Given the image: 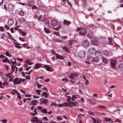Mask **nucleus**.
Instances as JSON below:
<instances>
[{"instance_id":"bf43d9fd","label":"nucleus","mask_w":123,"mask_h":123,"mask_svg":"<svg viewBox=\"0 0 123 123\" xmlns=\"http://www.w3.org/2000/svg\"><path fill=\"white\" fill-rule=\"evenodd\" d=\"M15 47L18 49L21 48H22V46H17L16 45H15Z\"/></svg>"},{"instance_id":"3c124183","label":"nucleus","mask_w":123,"mask_h":123,"mask_svg":"<svg viewBox=\"0 0 123 123\" xmlns=\"http://www.w3.org/2000/svg\"><path fill=\"white\" fill-rule=\"evenodd\" d=\"M13 43H14V44H15L16 45H21V44L19 43L18 42H13Z\"/></svg>"},{"instance_id":"f257e3e1","label":"nucleus","mask_w":123,"mask_h":123,"mask_svg":"<svg viewBox=\"0 0 123 123\" xmlns=\"http://www.w3.org/2000/svg\"><path fill=\"white\" fill-rule=\"evenodd\" d=\"M51 25L54 30L57 31L61 27L60 24L58 23L57 20H54L52 21Z\"/></svg>"},{"instance_id":"6ab92c4d","label":"nucleus","mask_w":123,"mask_h":123,"mask_svg":"<svg viewBox=\"0 0 123 123\" xmlns=\"http://www.w3.org/2000/svg\"><path fill=\"white\" fill-rule=\"evenodd\" d=\"M25 79H21V78H19V80L17 82V84H20L21 82L25 81Z\"/></svg>"},{"instance_id":"ddd939ff","label":"nucleus","mask_w":123,"mask_h":123,"mask_svg":"<svg viewBox=\"0 0 123 123\" xmlns=\"http://www.w3.org/2000/svg\"><path fill=\"white\" fill-rule=\"evenodd\" d=\"M63 24L68 26L71 23V22L66 20H64L63 22Z\"/></svg>"},{"instance_id":"338daca9","label":"nucleus","mask_w":123,"mask_h":123,"mask_svg":"<svg viewBox=\"0 0 123 123\" xmlns=\"http://www.w3.org/2000/svg\"><path fill=\"white\" fill-rule=\"evenodd\" d=\"M56 118L58 119V120H60L62 119V118L60 117H57Z\"/></svg>"},{"instance_id":"f8f14e48","label":"nucleus","mask_w":123,"mask_h":123,"mask_svg":"<svg viewBox=\"0 0 123 123\" xmlns=\"http://www.w3.org/2000/svg\"><path fill=\"white\" fill-rule=\"evenodd\" d=\"M95 55L96 57H98L101 55V53L100 51H97L95 52Z\"/></svg>"},{"instance_id":"9b49d317","label":"nucleus","mask_w":123,"mask_h":123,"mask_svg":"<svg viewBox=\"0 0 123 123\" xmlns=\"http://www.w3.org/2000/svg\"><path fill=\"white\" fill-rule=\"evenodd\" d=\"M13 19L12 18H9L8 21V25H11L13 23Z\"/></svg>"},{"instance_id":"6e6552de","label":"nucleus","mask_w":123,"mask_h":123,"mask_svg":"<svg viewBox=\"0 0 123 123\" xmlns=\"http://www.w3.org/2000/svg\"><path fill=\"white\" fill-rule=\"evenodd\" d=\"M75 42V41L74 40H71L67 44V46L69 48H72V46L71 45L73 43Z\"/></svg>"},{"instance_id":"5701e85b","label":"nucleus","mask_w":123,"mask_h":123,"mask_svg":"<svg viewBox=\"0 0 123 123\" xmlns=\"http://www.w3.org/2000/svg\"><path fill=\"white\" fill-rule=\"evenodd\" d=\"M62 48L65 51L68 52L69 49L68 47L66 46H64L62 47Z\"/></svg>"},{"instance_id":"0e129e2a","label":"nucleus","mask_w":123,"mask_h":123,"mask_svg":"<svg viewBox=\"0 0 123 123\" xmlns=\"http://www.w3.org/2000/svg\"><path fill=\"white\" fill-rule=\"evenodd\" d=\"M5 28L7 30H8L9 29L8 26L6 25H5Z\"/></svg>"},{"instance_id":"37998d69","label":"nucleus","mask_w":123,"mask_h":123,"mask_svg":"<svg viewBox=\"0 0 123 123\" xmlns=\"http://www.w3.org/2000/svg\"><path fill=\"white\" fill-rule=\"evenodd\" d=\"M5 31V30L3 29V27L2 26L0 27V31H1L3 32Z\"/></svg>"},{"instance_id":"774afa93","label":"nucleus","mask_w":123,"mask_h":123,"mask_svg":"<svg viewBox=\"0 0 123 123\" xmlns=\"http://www.w3.org/2000/svg\"><path fill=\"white\" fill-rule=\"evenodd\" d=\"M37 108V109L38 110H40L41 111V110L42 109V108L40 106H38Z\"/></svg>"},{"instance_id":"423d86ee","label":"nucleus","mask_w":123,"mask_h":123,"mask_svg":"<svg viewBox=\"0 0 123 123\" xmlns=\"http://www.w3.org/2000/svg\"><path fill=\"white\" fill-rule=\"evenodd\" d=\"M103 54L107 57H110L112 56V54L110 52H109L108 51L105 50L103 51Z\"/></svg>"},{"instance_id":"dca6fc26","label":"nucleus","mask_w":123,"mask_h":123,"mask_svg":"<svg viewBox=\"0 0 123 123\" xmlns=\"http://www.w3.org/2000/svg\"><path fill=\"white\" fill-rule=\"evenodd\" d=\"M91 61H93L94 62H97L98 61V59L97 57L93 58L92 57H91Z\"/></svg>"},{"instance_id":"a18cd8bd","label":"nucleus","mask_w":123,"mask_h":123,"mask_svg":"<svg viewBox=\"0 0 123 123\" xmlns=\"http://www.w3.org/2000/svg\"><path fill=\"white\" fill-rule=\"evenodd\" d=\"M44 24L46 25H48L49 22L48 20H45L44 21Z\"/></svg>"},{"instance_id":"4be33fe9","label":"nucleus","mask_w":123,"mask_h":123,"mask_svg":"<svg viewBox=\"0 0 123 123\" xmlns=\"http://www.w3.org/2000/svg\"><path fill=\"white\" fill-rule=\"evenodd\" d=\"M118 67L120 70L123 71V64L122 63H120Z\"/></svg>"},{"instance_id":"1a4fd4ad","label":"nucleus","mask_w":123,"mask_h":123,"mask_svg":"<svg viewBox=\"0 0 123 123\" xmlns=\"http://www.w3.org/2000/svg\"><path fill=\"white\" fill-rule=\"evenodd\" d=\"M95 50L94 49L91 48L89 49V52L90 54H92L95 53Z\"/></svg>"},{"instance_id":"79ce46f5","label":"nucleus","mask_w":123,"mask_h":123,"mask_svg":"<svg viewBox=\"0 0 123 123\" xmlns=\"http://www.w3.org/2000/svg\"><path fill=\"white\" fill-rule=\"evenodd\" d=\"M61 80L62 81H64L66 82H68V79L66 78H63Z\"/></svg>"},{"instance_id":"f03ea898","label":"nucleus","mask_w":123,"mask_h":123,"mask_svg":"<svg viewBox=\"0 0 123 123\" xmlns=\"http://www.w3.org/2000/svg\"><path fill=\"white\" fill-rule=\"evenodd\" d=\"M93 42L94 43L95 42V44H98L99 42L103 44H105L107 42L106 39L104 38H100L99 39L98 42L95 40L93 41Z\"/></svg>"},{"instance_id":"603ef678","label":"nucleus","mask_w":123,"mask_h":123,"mask_svg":"<svg viewBox=\"0 0 123 123\" xmlns=\"http://www.w3.org/2000/svg\"><path fill=\"white\" fill-rule=\"evenodd\" d=\"M5 36V34L4 33L1 34V38H3V37Z\"/></svg>"},{"instance_id":"6e6d98bb","label":"nucleus","mask_w":123,"mask_h":123,"mask_svg":"<svg viewBox=\"0 0 123 123\" xmlns=\"http://www.w3.org/2000/svg\"><path fill=\"white\" fill-rule=\"evenodd\" d=\"M86 81L85 82V83L86 85H88L89 84V82L88 81V80L87 79L85 80Z\"/></svg>"},{"instance_id":"e433bc0d","label":"nucleus","mask_w":123,"mask_h":123,"mask_svg":"<svg viewBox=\"0 0 123 123\" xmlns=\"http://www.w3.org/2000/svg\"><path fill=\"white\" fill-rule=\"evenodd\" d=\"M88 26L90 27H91L92 29H94L95 28V27L92 24H90L88 25Z\"/></svg>"},{"instance_id":"393cba45","label":"nucleus","mask_w":123,"mask_h":123,"mask_svg":"<svg viewBox=\"0 0 123 123\" xmlns=\"http://www.w3.org/2000/svg\"><path fill=\"white\" fill-rule=\"evenodd\" d=\"M19 78L16 77L13 80V82L14 83V84L15 83L16 84H17V82L19 80Z\"/></svg>"},{"instance_id":"052dcab7","label":"nucleus","mask_w":123,"mask_h":123,"mask_svg":"<svg viewBox=\"0 0 123 123\" xmlns=\"http://www.w3.org/2000/svg\"><path fill=\"white\" fill-rule=\"evenodd\" d=\"M36 122L37 123H42V122L41 120L38 119L37 121V122Z\"/></svg>"},{"instance_id":"a878e982","label":"nucleus","mask_w":123,"mask_h":123,"mask_svg":"<svg viewBox=\"0 0 123 123\" xmlns=\"http://www.w3.org/2000/svg\"><path fill=\"white\" fill-rule=\"evenodd\" d=\"M102 61L103 62L105 63H107L108 62L107 60L105 58L103 57L102 58Z\"/></svg>"},{"instance_id":"7c9ffc66","label":"nucleus","mask_w":123,"mask_h":123,"mask_svg":"<svg viewBox=\"0 0 123 123\" xmlns=\"http://www.w3.org/2000/svg\"><path fill=\"white\" fill-rule=\"evenodd\" d=\"M40 9L43 10H44L46 9V8L44 6H41L39 7Z\"/></svg>"},{"instance_id":"09e8293b","label":"nucleus","mask_w":123,"mask_h":123,"mask_svg":"<svg viewBox=\"0 0 123 123\" xmlns=\"http://www.w3.org/2000/svg\"><path fill=\"white\" fill-rule=\"evenodd\" d=\"M1 121L3 123H6L7 122V120H6V119H3L2 120H1Z\"/></svg>"},{"instance_id":"aec40b11","label":"nucleus","mask_w":123,"mask_h":123,"mask_svg":"<svg viewBox=\"0 0 123 123\" xmlns=\"http://www.w3.org/2000/svg\"><path fill=\"white\" fill-rule=\"evenodd\" d=\"M74 77H75V76L73 73L71 74L69 76V78L70 79L74 80Z\"/></svg>"},{"instance_id":"a19ab883","label":"nucleus","mask_w":123,"mask_h":123,"mask_svg":"<svg viewBox=\"0 0 123 123\" xmlns=\"http://www.w3.org/2000/svg\"><path fill=\"white\" fill-rule=\"evenodd\" d=\"M91 118L93 120V122L94 123H96V119L92 117H91Z\"/></svg>"},{"instance_id":"0eeeda50","label":"nucleus","mask_w":123,"mask_h":123,"mask_svg":"<svg viewBox=\"0 0 123 123\" xmlns=\"http://www.w3.org/2000/svg\"><path fill=\"white\" fill-rule=\"evenodd\" d=\"M89 44V42L87 40H85L83 41V45L84 47L88 46Z\"/></svg>"},{"instance_id":"e2e57ef3","label":"nucleus","mask_w":123,"mask_h":123,"mask_svg":"<svg viewBox=\"0 0 123 123\" xmlns=\"http://www.w3.org/2000/svg\"><path fill=\"white\" fill-rule=\"evenodd\" d=\"M37 87L38 88L40 89L42 86V85L40 84H37Z\"/></svg>"},{"instance_id":"c85d7f7f","label":"nucleus","mask_w":123,"mask_h":123,"mask_svg":"<svg viewBox=\"0 0 123 123\" xmlns=\"http://www.w3.org/2000/svg\"><path fill=\"white\" fill-rule=\"evenodd\" d=\"M19 14L21 16H23L25 14V12L23 11H21L19 12Z\"/></svg>"},{"instance_id":"49530a36","label":"nucleus","mask_w":123,"mask_h":123,"mask_svg":"<svg viewBox=\"0 0 123 123\" xmlns=\"http://www.w3.org/2000/svg\"><path fill=\"white\" fill-rule=\"evenodd\" d=\"M70 104H71L73 106H75L76 104V102H74L71 101V102Z\"/></svg>"},{"instance_id":"cd10ccee","label":"nucleus","mask_w":123,"mask_h":123,"mask_svg":"<svg viewBox=\"0 0 123 123\" xmlns=\"http://www.w3.org/2000/svg\"><path fill=\"white\" fill-rule=\"evenodd\" d=\"M33 119H32V121L33 122H37V121L38 119L37 117H32Z\"/></svg>"},{"instance_id":"412c9836","label":"nucleus","mask_w":123,"mask_h":123,"mask_svg":"<svg viewBox=\"0 0 123 123\" xmlns=\"http://www.w3.org/2000/svg\"><path fill=\"white\" fill-rule=\"evenodd\" d=\"M48 101V100L45 98H43V100H41V102L45 105L46 104Z\"/></svg>"},{"instance_id":"f704fd0d","label":"nucleus","mask_w":123,"mask_h":123,"mask_svg":"<svg viewBox=\"0 0 123 123\" xmlns=\"http://www.w3.org/2000/svg\"><path fill=\"white\" fill-rule=\"evenodd\" d=\"M70 100H71V97L70 96L69 98H67L66 101L67 102L70 104L71 102V101H70Z\"/></svg>"},{"instance_id":"13d9d810","label":"nucleus","mask_w":123,"mask_h":123,"mask_svg":"<svg viewBox=\"0 0 123 123\" xmlns=\"http://www.w3.org/2000/svg\"><path fill=\"white\" fill-rule=\"evenodd\" d=\"M64 105L63 104H59L58 105V107H61L64 106Z\"/></svg>"},{"instance_id":"ea45409f","label":"nucleus","mask_w":123,"mask_h":123,"mask_svg":"<svg viewBox=\"0 0 123 123\" xmlns=\"http://www.w3.org/2000/svg\"><path fill=\"white\" fill-rule=\"evenodd\" d=\"M77 96L79 97V96L78 95H74V94H73L72 96V97H73V98H74V99H77Z\"/></svg>"},{"instance_id":"864d4df0","label":"nucleus","mask_w":123,"mask_h":123,"mask_svg":"<svg viewBox=\"0 0 123 123\" xmlns=\"http://www.w3.org/2000/svg\"><path fill=\"white\" fill-rule=\"evenodd\" d=\"M20 21H22L24 22H26L25 19L23 18H22L20 19Z\"/></svg>"},{"instance_id":"39448f33","label":"nucleus","mask_w":123,"mask_h":123,"mask_svg":"<svg viewBox=\"0 0 123 123\" xmlns=\"http://www.w3.org/2000/svg\"><path fill=\"white\" fill-rule=\"evenodd\" d=\"M43 68H45L48 71L52 72L53 71V68L50 67L49 65H44L43 66Z\"/></svg>"},{"instance_id":"de8ad7c7","label":"nucleus","mask_w":123,"mask_h":123,"mask_svg":"<svg viewBox=\"0 0 123 123\" xmlns=\"http://www.w3.org/2000/svg\"><path fill=\"white\" fill-rule=\"evenodd\" d=\"M50 105L51 106H56L57 105V104L56 103H52Z\"/></svg>"},{"instance_id":"4d7b16f0","label":"nucleus","mask_w":123,"mask_h":123,"mask_svg":"<svg viewBox=\"0 0 123 123\" xmlns=\"http://www.w3.org/2000/svg\"><path fill=\"white\" fill-rule=\"evenodd\" d=\"M23 59L22 58L20 59L19 58H17V60L18 61H19V62L20 61H21V62L22 61H23Z\"/></svg>"},{"instance_id":"4c0bfd02","label":"nucleus","mask_w":123,"mask_h":123,"mask_svg":"<svg viewBox=\"0 0 123 123\" xmlns=\"http://www.w3.org/2000/svg\"><path fill=\"white\" fill-rule=\"evenodd\" d=\"M6 56H8L9 57H12V55L11 54H9V52H6Z\"/></svg>"},{"instance_id":"9d476101","label":"nucleus","mask_w":123,"mask_h":123,"mask_svg":"<svg viewBox=\"0 0 123 123\" xmlns=\"http://www.w3.org/2000/svg\"><path fill=\"white\" fill-rule=\"evenodd\" d=\"M13 8V5L11 4H9L8 6V9L10 11H12Z\"/></svg>"},{"instance_id":"2eb2a0df","label":"nucleus","mask_w":123,"mask_h":123,"mask_svg":"<svg viewBox=\"0 0 123 123\" xmlns=\"http://www.w3.org/2000/svg\"><path fill=\"white\" fill-rule=\"evenodd\" d=\"M64 105V106H67L68 107L70 108H71L73 107L71 105L66 102H65Z\"/></svg>"},{"instance_id":"2f4dec72","label":"nucleus","mask_w":123,"mask_h":123,"mask_svg":"<svg viewBox=\"0 0 123 123\" xmlns=\"http://www.w3.org/2000/svg\"><path fill=\"white\" fill-rule=\"evenodd\" d=\"M44 30L45 32L47 33H49L50 32V31L49 30L47 29L45 27H44Z\"/></svg>"},{"instance_id":"c756f323","label":"nucleus","mask_w":123,"mask_h":123,"mask_svg":"<svg viewBox=\"0 0 123 123\" xmlns=\"http://www.w3.org/2000/svg\"><path fill=\"white\" fill-rule=\"evenodd\" d=\"M28 4L29 6H33L34 3L33 2L29 1L28 2Z\"/></svg>"},{"instance_id":"4468645a","label":"nucleus","mask_w":123,"mask_h":123,"mask_svg":"<svg viewBox=\"0 0 123 123\" xmlns=\"http://www.w3.org/2000/svg\"><path fill=\"white\" fill-rule=\"evenodd\" d=\"M37 101L36 100H34L31 101V102L30 104L32 105L35 106L37 105Z\"/></svg>"},{"instance_id":"69168bd1","label":"nucleus","mask_w":123,"mask_h":123,"mask_svg":"<svg viewBox=\"0 0 123 123\" xmlns=\"http://www.w3.org/2000/svg\"><path fill=\"white\" fill-rule=\"evenodd\" d=\"M11 74V73H8L6 74L5 75V76L6 77H9V74Z\"/></svg>"},{"instance_id":"c9c22d12","label":"nucleus","mask_w":123,"mask_h":123,"mask_svg":"<svg viewBox=\"0 0 123 123\" xmlns=\"http://www.w3.org/2000/svg\"><path fill=\"white\" fill-rule=\"evenodd\" d=\"M10 62L12 64V65L11 66V68H12V72H13V70L14 68V67H13V65H14L13 62L11 60L10 61Z\"/></svg>"},{"instance_id":"72a5a7b5","label":"nucleus","mask_w":123,"mask_h":123,"mask_svg":"<svg viewBox=\"0 0 123 123\" xmlns=\"http://www.w3.org/2000/svg\"><path fill=\"white\" fill-rule=\"evenodd\" d=\"M98 107L104 109H106V107L103 105H99L98 106Z\"/></svg>"},{"instance_id":"20e7f679","label":"nucleus","mask_w":123,"mask_h":123,"mask_svg":"<svg viewBox=\"0 0 123 123\" xmlns=\"http://www.w3.org/2000/svg\"><path fill=\"white\" fill-rule=\"evenodd\" d=\"M81 31L79 32V34L81 36H85L86 34V31L87 30V29L86 28H81Z\"/></svg>"},{"instance_id":"7ed1b4c3","label":"nucleus","mask_w":123,"mask_h":123,"mask_svg":"<svg viewBox=\"0 0 123 123\" xmlns=\"http://www.w3.org/2000/svg\"><path fill=\"white\" fill-rule=\"evenodd\" d=\"M110 63L111 68L114 69L117 63L116 59H111L110 60Z\"/></svg>"},{"instance_id":"473e14b6","label":"nucleus","mask_w":123,"mask_h":123,"mask_svg":"<svg viewBox=\"0 0 123 123\" xmlns=\"http://www.w3.org/2000/svg\"><path fill=\"white\" fill-rule=\"evenodd\" d=\"M108 43L110 45H111L112 46L113 44L112 43V42L111 39L110 38H108Z\"/></svg>"},{"instance_id":"a211bd4d","label":"nucleus","mask_w":123,"mask_h":123,"mask_svg":"<svg viewBox=\"0 0 123 123\" xmlns=\"http://www.w3.org/2000/svg\"><path fill=\"white\" fill-rule=\"evenodd\" d=\"M56 57L58 59H64V58L61 55L57 54H56Z\"/></svg>"},{"instance_id":"b1692460","label":"nucleus","mask_w":123,"mask_h":123,"mask_svg":"<svg viewBox=\"0 0 123 123\" xmlns=\"http://www.w3.org/2000/svg\"><path fill=\"white\" fill-rule=\"evenodd\" d=\"M42 65V64L40 63H37L35 64V66H36L37 69L41 67Z\"/></svg>"},{"instance_id":"58836bf2","label":"nucleus","mask_w":123,"mask_h":123,"mask_svg":"<svg viewBox=\"0 0 123 123\" xmlns=\"http://www.w3.org/2000/svg\"><path fill=\"white\" fill-rule=\"evenodd\" d=\"M41 90L39 89L37 90L36 91V92L37 93V94L39 95H40V94L39 93L40 92H41Z\"/></svg>"},{"instance_id":"5fc2aeb1","label":"nucleus","mask_w":123,"mask_h":123,"mask_svg":"<svg viewBox=\"0 0 123 123\" xmlns=\"http://www.w3.org/2000/svg\"><path fill=\"white\" fill-rule=\"evenodd\" d=\"M19 39L20 40V41L23 42V41H25V40L23 38L21 37H19Z\"/></svg>"},{"instance_id":"680f3d73","label":"nucleus","mask_w":123,"mask_h":123,"mask_svg":"<svg viewBox=\"0 0 123 123\" xmlns=\"http://www.w3.org/2000/svg\"><path fill=\"white\" fill-rule=\"evenodd\" d=\"M33 70L32 69H31V70L30 71H29V72H25V73L27 74H31V72Z\"/></svg>"},{"instance_id":"bb28decb","label":"nucleus","mask_w":123,"mask_h":123,"mask_svg":"<svg viewBox=\"0 0 123 123\" xmlns=\"http://www.w3.org/2000/svg\"><path fill=\"white\" fill-rule=\"evenodd\" d=\"M41 112L42 113H43L44 114H47V110L46 109H42L41 110Z\"/></svg>"},{"instance_id":"f3484780","label":"nucleus","mask_w":123,"mask_h":123,"mask_svg":"<svg viewBox=\"0 0 123 123\" xmlns=\"http://www.w3.org/2000/svg\"><path fill=\"white\" fill-rule=\"evenodd\" d=\"M87 35L91 39H92L93 37V33L91 32H89L88 34H87Z\"/></svg>"},{"instance_id":"c03bdc74","label":"nucleus","mask_w":123,"mask_h":123,"mask_svg":"<svg viewBox=\"0 0 123 123\" xmlns=\"http://www.w3.org/2000/svg\"><path fill=\"white\" fill-rule=\"evenodd\" d=\"M8 82H7L6 81V82H4L3 84V87H4V86L6 85H7L8 84Z\"/></svg>"},{"instance_id":"8fccbe9b","label":"nucleus","mask_w":123,"mask_h":123,"mask_svg":"<svg viewBox=\"0 0 123 123\" xmlns=\"http://www.w3.org/2000/svg\"><path fill=\"white\" fill-rule=\"evenodd\" d=\"M21 33L22 34V35L24 36H25L26 34L25 32H24L23 31H21Z\"/></svg>"}]
</instances>
